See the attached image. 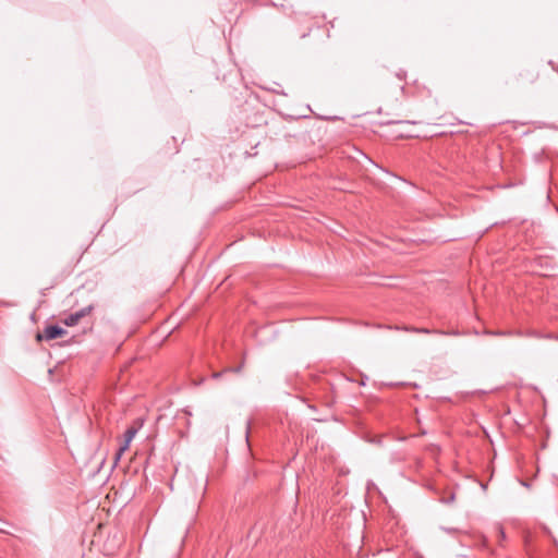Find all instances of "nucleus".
Here are the masks:
<instances>
[{"label": "nucleus", "mask_w": 558, "mask_h": 558, "mask_svg": "<svg viewBox=\"0 0 558 558\" xmlns=\"http://www.w3.org/2000/svg\"><path fill=\"white\" fill-rule=\"evenodd\" d=\"M93 311V306L88 305L86 307L81 308L80 311H76L75 313H72L63 318L62 323L65 326L73 327L78 324V322L84 318L85 316L89 315Z\"/></svg>", "instance_id": "nucleus-1"}, {"label": "nucleus", "mask_w": 558, "mask_h": 558, "mask_svg": "<svg viewBox=\"0 0 558 558\" xmlns=\"http://www.w3.org/2000/svg\"><path fill=\"white\" fill-rule=\"evenodd\" d=\"M66 335V330L57 326V325H50V326H47L43 333H38L37 335V339L38 340H53V339H57V338H60L62 336Z\"/></svg>", "instance_id": "nucleus-2"}, {"label": "nucleus", "mask_w": 558, "mask_h": 558, "mask_svg": "<svg viewBox=\"0 0 558 558\" xmlns=\"http://www.w3.org/2000/svg\"><path fill=\"white\" fill-rule=\"evenodd\" d=\"M140 426H130L124 433V441L121 444V451H126L130 447L131 441L138 432Z\"/></svg>", "instance_id": "nucleus-3"}, {"label": "nucleus", "mask_w": 558, "mask_h": 558, "mask_svg": "<svg viewBox=\"0 0 558 558\" xmlns=\"http://www.w3.org/2000/svg\"><path fill=\"white\" fill-rule=\"evenodd\" d=\"M242 368H243V363L235 367H228V368L223 369L222 372L213 373V378H215V379L220 378L221 375L225 373H240L242 371Z\"/></svg>", "instance_id": "nucleus-4"}, {"label": "nucleus", "mask_w": 558, "mask_h": 558, "mask_svg": "<svg viewBox=\"0 0 558 558\" xmlns=\"http://www.w3.org/2000/svg\"><path fill=\"white\" fill-rule=\"evenodd\" d=\"M405 330H409V331H413V332H418V333H445L444 331H440V330H430V329H427V328H405Z\"/></svg>", "instance_id": "nucleus-5"}, {"label": "nucleus", "mask_w": 558, "mask_h": 558, "mask_svg": "<svg viewBox=\"0 0 558 558\" xmlns=\"http://www.w3.org/2000/svg\"><path fill=\"white\" fill-rule=\"evenodd\" d=\"M124 452H125V451H121V446H120V447H119V449H118V451L116 452V456H114V464H117V463L120 461V459H121V457H122V454H123Z\"/></svg>", "instance_id": "nucleus-6"}, {"label": "nucleus", "mask_w": 558, "mask_h": 558, "mask_svg": "<svg viewBox=\"0 0 558 558\" xmlns=\"http://www.w3.org/2000/svg\"><path fill=\"white\" fill-rule=\"evenodd\" d=\"M487 333H488V335H498V336H500V335H506L505 332H501V331H489V332H487Z\"/></svg>", "instance_id": "nucleus-7"}, {"label": "nucleus", "mask_w": 558, "mask_h": 558, "mask_svg": "<svg viewBox=\"0 0 558 558\" xmlns=\"http://www.w3.org/2000/svg\"><path fill=\"white\" fill-rule=\"evenodd\" d=\"M498 533L500 535V537L504 539L505 538V532L501 527L498 529Z\"/></svg>", "instance_id": "nucleus-8"}, {"label": "nucleus", "mask_w": 558, "mask_h": 558, "mask_svg": "<svg viewBox=\"0 0 558 558\" xmlns=\"http://www.w3.org/2000/svg\"><path fill=\"white\" fill-rule=\"evenodd\" d=\"M444 332H445L444 335H453V336L459 335V332H458V331H451V332H446V331H444Z\"/></svg>", "instance_id": "nucleus-9"}, {"label": "nucleus", "mask_w": 558, "mask_h": 558, "mask_svg": "<svg viewBox=\"0 0 558 558\" xmlns=\"http://www.w3.org/2000/svg\"><path fill=\"white\" fill-rule=\"evenodd\" d=\"M453 499H454V495H451V496L449 497V500H450V501H452Z\"/></svg>", "instance_id": "nucleus-10"}]
</instances>
